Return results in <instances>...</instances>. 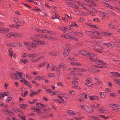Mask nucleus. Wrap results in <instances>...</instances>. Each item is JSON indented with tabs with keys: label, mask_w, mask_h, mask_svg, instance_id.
Returning <instances> with one entry per match:
<instances>
[{
	"label": "nucleus",
	"mask_w": 120,
	"mask_h": 120,
	"mask_svg": "<svg viewBox=\"0 0 120 120\" xmlns=\"http://www.w3.org/2000/svg\"><path fill=\"white\" fill-rule=\"evenodd\" d=\"M94 47L100 50H102L103 49V48L101 47L98 46L97 45H95Z\"/></svg>",
	"instance_id": "30"
},
{
	"label": "nucleus",
	"mask_w": 120,
	"mask_h": 120,
	"mask_svg": "<svg viewBox=\"0 0 120 120\" xmlns=\"http://www.w3.org/2000/svg\"><path fill=\"white\" fill-rule=\"evenodd\" d=\"M69 92L72 95H74L75 94V92L74 91H70Z\"/></svg>",
	"instance_id": "63"
},
{
	"label": "nucleus",
	"mask_w": 120,
	"mask_h": 120,
	"mask_svg": "<svg viewBox=\"0 0 120 120\" xmlns=\"http://www.w3.org/2000/svg\"><path fill=\"white\" fill-rule=\"evenodd\" d=\"M90 117H92L93 118V120H100L98 119V117H97L94 116H91Z\"/></svg>",
	"instance_id": "54"
},
{
	"label": "nucleus",
	"mask_w": 120,
	"mask_h": 120,
	"mask_svg": "<svg viewBox=\"0 0 120 120\" xmlns=\"http://www.w3.org/2000/svg\"><path fill=\"white\" fill-rule=\"evenodd\" d=\"M39 94H38L37 92H36L35 91H34L33 92H32L31 93V94H30V95L31 96V97H32L34 95L36 94L38 95Z\"/></svg>",
	"instance_id": "27"
},
{
	"label": "nucleus",
	"mask_w": 120,
	"mask_h": 120,
	"mask_svg": "<svg viewBox=\"0 0 120 120\" xmlns=\"http://www.w3.org/2000/svg\"><path fill=\"white\" fill-rule=\"evenodd\" d=\"M75 34L79 37L83 36H84V34L83 33L80 32H76L75 33Z\"/></svg>",
	"instance_id": "17"
},
{
	"label": "nucleus",
	"mask_w": 120,
	"mask_h": 120,
	"mask_svg": "<svg viewBox=\"0 0 120 120\" xmlns=\"http://www.w3.org/2000/svg\"><path fill=\"white\" fill-rule=\"evenodd\" d=\"M108 26L110 28L116 29V28L114 27V26L113 25L109 24V25Z\"/></svg>",
	"instance_id": "56"
},
{
	"label": "nucleus",
	"mask_w": 120,
	"mask_h": 120,
	"mask_svg": "<svg viewBox=\"0 0 120 120\" xmlns=\"http://www.w3.org/2000/svg\"><path fill=\"white\" fill-rule=\"evenodd\" d=\"M21 62L25 64L28 62V61L26 59H22L21 60Z\"/></svg>",
	"instance_id": "22"
},
{
	"label": "nucleus",
	"mask_w": 120,
	"mask_h": 120,
	"mask_svg": "<svg viewBox=\"0 0 120 120\" xmlns=\"http://www.w3.org/2000/svg\"><path fill=\"white\" fill-rule=\"evenodd\" d=\"M26 56H27V55ZM29 57H32L33 58H35L34 56V54H28L27 55Z\"/></svg>",
	"instance_id": "31"
},
{
	"label": "nucleus",
	"mask_w": 120,
	"mask_h": 120,
	"mask_svg": "<svg viewBox=\"0 0 120 120\" xmlns=\"http://www.w3.org/2000/svg\"><path fill=\"white\" fill-rule=\"evenodd\" d=\"M53 101H55L56 102H57L58 103L60 104H62L64 103V102L62 101H60V100L58 99H55L52 100Z\"/></svg>",
	"instance_id": "21"
},
{
	"label": "nucleus",
	"mask_w": 120,
	"mask_h": 120,
	"mask_svg": "<svg viewBox=\"0 0 120 120\" xmlns=\"http://www.w3.org/2000/svg\"><path fill=\"white\" fill-rule=\"evenodd\" d=\"M17 43H12L10 44V47H16L17 46Z\"/></svg>",
	"instance_id": "29"
},
{
	"label": "nucleus",
	"mask_w": 120,
	"mask_h": 120,
	"mask_svg": "<svg viewBox=\"0 0 120 120\" xmlns=\"http://www.w3.org/2000/svg\"><path fill=\"white\" fill-rule=\"evenodd\" d=\"M54 74L53 73H50L49 74V77H53L54 76Z\"/></svg>",
	"instance_id": "62"
},
{
	"label": "nucleus",
	"mask_w": 120,
	"mask_h": 120,
	"mask_svg": "<svg viewBox=\"0 0 120 120\" xmlns=\"http://www.w3.org/2000/svg\"><path fill=\"white\" fill-rule=\"evenodd\" d=\"M99 13L101 14L102 15H103L105 17H109V15L107 13L100 11H99Z\"/></svg>",
	"instance_id": "15"
},
{
	"label": "nucleus",
	"mask_w": 120,
	"mask_h": 120,
	"mask_svg": "<svg viewBox=\"0 0 120 120\" xmlns=\"http://www.w3.org/2000/svg\"><path fill=\"white\" fill-rule=\"evenodd\" d=\"M98 111L100 113H106V111L103 110H98Z\"/></svg>",
	"instance_id": "48"
},
{
	"label": "nucleus",
	"mask_w": 120,
	"mask_h": 120,
	"mask_svg": "<svg viewBox=\"0 0 120 120\" xmlns=\"http://www.w3.org/2000/svg\"><path fill=\"white\" fill-rule=\"evenodd\" d=\"M4 96V95L1 92L0 93V99H2Z\"/></svg>",
	"instance_id": "51"
},
{
	"label": "nucleus",
	"mask_w": 120,
	"mask_h": 120,
	"mask_svg": "<svg viewBox=\"0 0 120 120\" xmlns=\"http://www.w3.org/2000/svg\"><path fill=\"white\" fill-rule=\"evenodd\" d=\"M68 5L73 8H76V5L75 4L71 2L68 3Z\"/></svg>",
	"instance_id": "13"
},
{
	"label": "nucleus",
	"mask_w": 120,
	"mask_h": 120,
	"mask_svg": "<svg viewBox=\"0 0 120 120\" xmlns=\"http://www.w3.org/2000/svg\"><path fill=\"white\" fill-rule=\"evenodd\" d=\"M114 81H116V82L119 84L120 85V81H119V80H118L116 79H115L114 80Z\"/></svg>",
	"instance_id": "64"
},
{
	"label": "nucleus",
	"mask_w": 120,
	"mask_h": 120,
	"mask_svg": "<svg viewBox=\"0 0 120 120\" xmlns=\"http://www.w3.org/2000/svg\"><path fill=\"white\" fill-rule=\"evenodd\" d=\"M8 52L9 53L10 56L11 57H12V54L13 52V51L11 49H8Z\"/></svg>",
	"instance_id": "24"
},
{
	"label": "nucleus",
	"mask_w": 120,
	"mask_h": 120,
	"mask_svg": "<svg viewBox=\"0 0 120 120\" xmlns=\"http://www.w3.org/2000/svg\"><path fill=\"white\" fill-rule=\"evenodd\" d=\"M30 47L35 48L37 47V44L34 42H31Z\"/></svg>",
	"instance_id": "11"
},
{
	"label": "nucleus",
	"mask_w": 120,
	"mask_h": 120,
	"mask_svg": "<svg viewBox=\"0 0 120 120\" xmlns=\"http://www.w3.org/2000/svg\"><path fill=\"white\" fill-rule=\"evenodd\" d=\"M13 33L12 32L9 33L6 35V36L8 38H11L12 36H13Z\"/></svg>",
	"instance_id": "25"
},
{
	"label": "nucleus",
	"mask_w": 120,
	"mask_h": 120,
	"mask_svg": "<svg viewBox=\"0 0 120 120\" xmlns=\"http://www.w3.org/2000/svg\"><path fill=\"white\" fill-rule=\"evenodd\" d=\"M60 92L58 91H56L54 93H53V94H52V95H58L60 94H59Z\"/></svg>",
	"instance_id": "53"
},
{
	"label": "nucleus",
	"mask_w": 120,
	"mask_h": 120,
	"mask_svg": "<svg viewBox=\"0 0 120 120\" xmlns=\"http://www.w3.org/2000/svg\"><path fill=\"white\" fill-rule=\"evenodd\" d=\"M23 83H24L25 85L27 86H28L29 85V84L28 82L25 79H24V82Z\"/></svg>",
	"instance_id": "52"
},
{
	"label": "nucleus",
	"mask_w": 120,
	"mask_h": 120,
	"mask_svg": "<svg viewBox=\"0 0 120 120\" xmlns=\"http://www.w3.org/2000/svg\"><path fill=\"white\" fill-rule=\"evenodd\" d=\"M100 97L102 98H104L105 96L106 93L105 92H99Z\"/></svg>",
	"instance_id": "10"
},
{
	"label": "nucleus",
	"mask_w": 120,
	"mask_h": 120,
	"mask_svg": "<svg viewBox=\"0 0 120 120\" xmlns=\"http://www.w3.org/2000/svg\"><path fill=\"white\" fill-rule=\"evenodd\" d=\"M71 36L67 34H66L64 35L65 38H69V39H70L71 38Z\"/></svg>",
	"instance_id": "46"
},
{
	"label": "nucleus",
	"mask_w": 120,
	"mask_h": 120,
	"mask_svg": "<svg viewBox=\"0 0 120 120\" xmlns=\"http://www.w3.org/2000/svg\"><path fill=\"white\" fill-rule=\"evenodd\" d=\"M44 56H42L37 58L34 60V62L35 63L38 61L39 60H41V59L44 58Z\"/></svg>",
	"instance_id": "9"
},
{
	"label": "nucleus",
	"mask_w": 120,
	"mask_h": 120,
	"mask_svg": "<svg viewBox=\"0 0 120 120\" xmlns=\"http://www.w3.org/2000/svg\"><path fill=\"white\" fill-rule=\"evenodd\" d=\"M76 26L77 27H78V26L76 24V23L75 22H74L71 24V25L70 26L71 27V26Z\"/></svg>",
	"instance_id": "39"
},
{
	"label": "nucleus",
	"mask_w": 120,
	"mask_h": 120,
	"mask_svg": "<svg viewBox=\"0 0 120 120\" xmlns=\"http://www.w3.org/2000/svg\"><path fill=\"white\" fill-rule=\"evenodd\" d=\"M17 75L16 73H11L10 74V76L12 79H19V78H18Z\"/></svg>",
	"instance_id": "3"
},
{
	"label": "nucleus",
	"mask_w": 120,
	"mask_h": 120,
	"mask_svg": "<svg viewBox=\"0 0 120 120\" xmlns=\"http://www.w3.org/2000/svg\"><path fill=\"white\" fill-rule=\"evenodd\" d=\"M85 111L91 113L93 112V109L91 108H90L86 105L81 106Z\"/></svg>",
	"instance_id": "1"
},
{
	"label": "nucleus",
	"mask_w": 120,
	"mask_h": 120,
	"mask_svg": "<svg viewBox=\"0 0 120 120\" xmlns=\"http://www.w3.org/2000/svg\"><path fill=\"white\" fill-rule=\"evenodd\" d=\"M64 30H69L70 29V28H69L68 27L66 26L64 27Z\"/></svg>",
	"instance_id": "47"
},
{
	"label": "nucleus",
	"mask_w": 120,
	"mask_h": 120,
	"mask_svg": "<svg viewBox=\"0 0 120 120\" xmlns=\"http://www.w3.org/2000/svg\"><path fill=\"white\" fill-rule=\"evenodd\" d=\"M101 34L104 36H109L110 35H112V34L110 33H109L105 32H101Z\"/></svg>",
	"instance_id": "7"
},
{
	"label": "nucleus",
	"mask_w": 120,
	"mask_h": 120,
	"mask_svg": "<svg viewBox=\"0 0 120 120\" xmlns=\"http://www.w3.org/2000/svg\"><path fill=\"white\" fill-rule=\"evenodd\" d=\"M70 52L69 49L68 48V47H67L65 49L63 52L64 56L66 57L68 56L69 55Z\"/></svg>",
	"instance_id": "2"
},
{
	"label": "nucleus",
	"mask_w": 120,
	"mask_h": 120,
	"mask_svg": "<svg viewBox=\"0 0 120 120\" xmlns=\"http://www.w3.org/2000/svg\"><path fill=\"white\" fill-rule=\"evenodd\" d=\"M46 64V62L41 63L39 65V67L40 68L44 66Z\"/></svg>",
	"instance_id": "26"
},
{
	"label": "nucleus",
	"mask_w": 120,
	"mask_h": 120,
	"mask_svg": "<svg viewBox=\"0 0 120 120\" xmlns=\"http://www.w3.org/2000/svg\"><path fill=\"white\" fill-rule=\"evenodd\" d=\"M37 99L35 98L34 99L33 101H32V102H30V101H29L28 102V103L29 104H30V103H32V104H34L37 101Z\"/></svg>",
	"instance_id": "43"
},
{
	"label": "nucleus",
	"mask_w": 120,
	"mask_h": 120,
	"mask_svg": "<svg viewBox=\"0 0 120 120\" xmlns=\"http://www.w3.org/2000/svg\"><path fill=\"white\" fill-rule=\"evenodd\" d=\"M70 39L72 40H75V41H78V39L76 38L75 36H73L72 37H71Z\"/></svg>",
	"instance_id": "38"
},
{
	"label": "nucleus",
	"mask_w": 120,
	"mask_h": 120,
	"mask_svg": "<svg viewBox=\"0 0 120 120\" xmlns=\"http://www.w3.org/2000/svg\"><path fill=\"white\" fill-rule=\"evenodd\" d=\"M110 95L111 96L114 97L116 96V94L115 93H111L110 94Z\"/></svg>",
	"instance_id": "37"
},
{
	"label": "nucleus",
	"mask_w": 120,
	"mask_h": 120,
	"mask_svg": "<svg viewBox=\"0 0 120 120\" xmlns=\"http://www.w3.org/2000/svg\"><path fill=\"white\" fill-rule=\"evenodd\" d=\"M33 42H36V44L39 45H42V42L38 40H34L33 41Z\"/></svg>",
	"instance_id": "18"
},
{
	"label": "nucleus",
	"mask_w": 120,
	"mask_h": 120,
	"mask_svg": "<svg viewBox=\"0 0 120 120\" xmlns=\"http://www.w3.org/2000/svg\"><path fill=\"white\" fill-rule=\"evenodd\" d=\"M98 116H99L100 117H101L105 119H106L108 118H109V116H108L107 117H106L105 116L103 115H99Z\"/></svg>",
	"instance_id": "32"
},
{
	"label": "nucleus",
	"mask_w": 120,
	"mask_h": 120,
	"mask_svg": "<svg viewBox=\"0 0 120 120\" xmlns=\"http://www.w3.org/2000/svg\"><path fill=\"white\" fill-rule=\"evenodd\" d=\"M48 33L51 35H55L56 34V33L55 32L53 31H48Z\"/></svg>",
	"instance_id": "42"
},
{
	"label": "nucleus",
	"mask_w": 120,
	"mask_h": 120,
	"mask_svg": "<svg viewBox=\"0 0 120 120\" xmlns=\"http://www.w3.org/2000/svg\"><path fill=\"white\" fill-rule=\"evenodd\" d=\"M58 97L59 99L64 101H66L67 100V99L65 97H62L61 96H58Z\"/></svg>",
	"instance_id": "12"
},
{
	"label": "nucleus",
	"mask_w": 120,
	"mask_h": 120,
	"mask_svg": "<svg viewBox=\"0 0 120 120\" xmlns=\"http://www.w3.org/2000/svg\"><path fill=\"white\" fill-rule=\"evenodd\" d=\"M71 73L72 74H78V72L77 71H71Z\"/></svg>",
	"instance_id": "50"
},
{
	"label": "nucleus",
	"mask_w": 120,
	"mask_h": 120,
	"mask_svg": "<svg viewBox=\"0 0 120 120\" xmlns=\"http://www.w3.org/2000/svg\"><path fill=\"white\" fill-rule=\"evenodd\" d=\"M94 67H96L97 68H106L107 67L105 66H97L96 65H95L94 66H93Z\"/></svg>",
	"instance_id": "20"
},
{
	"label": "nucleus",
	"mask_w": 120,
	"mask_h": 120,
	"mask_svg": "<svg viewBox=\"0 0 120 120\" xmlns=\"http://www.w3.org/2000/svg\"><path fill=\"white\" fill-rule=\"evenodd\" d=\"M4 95L7 96H9L10 95L9 93L8 92H4L3 93Z\"/></svg>",
	"instance_id": "45"
},
{
	"label": "nucleus",
	"mask_w": 120,
	"mask_h": 120,
	"mask_svg": "<svg viewBox=\"0 0 120 120\" xmlns=\"http://www.w3.org/2000/svg\"><path fill=\"white\" fill-rule=\"evenodd\" d=\"M85 85L89 86H91L93 85V83L92 82L85 83Z\"/></svg>",
	"instance_id": "41"
},
{
	"label": "nucleus",
	"mask_w": 120,
	"mask_h": 120,
	"mask_svg": "<svg viewBox=\"0 0 120 120\" xmlns=\"http://www.w3.org/2000/svg\"><path fill=\"white\" fill-rule=\"evenodd\" d=\"M21 26V25H19L17 23L15 24V28L16 29H19Z\"/></svg>",
	"instance_id": "36"
},
{
	"label": "nucleus",
	"mask_w": 120,
	"mask_h": 120,
	"mask_svg": "<svg viewBox=\"0 0 120 120\" xmlns=\"http://www.w3.org/2000/svg\"><path fill=\"white\" fill-rule=\"evenodd\" d=\"M89 99L91 100H98V97L96 96H91L89 97Z\"/></svg>",
	"instance_id": "4"
},
{
	"label": "nucleus",
	"mask_w": 120,
	"mask_h": 120,
	"mask_svg": "<svg viewBox=\"0 0 120 120\" xmlns=\"http://www.w3.org/2000/svg\"><path fill=\"white\" fill-rule=\"evenodd\" d=\"M89 8L90 9V10L91 11H92L93 12H97V11L94 8Z\"/></svg>",
	"instance_id": "49"
},
{
	"label": "nucleus",
	"mask_w": 120,
	"mask_h": 120,
	"mask_svg": "<svg viewBox=\"0 0 120 120\" xmlns=\"http://www.w3.org/2000/svg\"><path fill=\"white\" fill-rule=\"evenodd\" d=\"M20 109H19L18 108H17L16 109H15L14 110H13L14 112H20Z\"/></svg>",
	"instance_id": "57"
},
{
	"label": "nucleus",
	"mask_w": 120,
	"mask_h": 120,
	"mask_svg": "<svg viewBox=\"0 0 120 120\" xmlns=\"http://www.w3.org/2000/svg\"><path fill=\"white\" fill-rule=\"evenodd\" d=\"M95 62L98 64L99 65H101L102 64V63H103V62L102 61L99 60H96Z\"/></svg>",
	"instance_id": "23"
},
{
	"label": "nucleus",
	"mask_w": 120,
	"mask_h": 120,
	"mask_svg": "<svg viewBox=\"0 0 120 120\" xmlns=\"http://www.w3.org/2000/svg\"><path fill=\"white\" fill-rule=\"evenodd\" d=\"M112 42L107 43H104L103 44L104 46L109 47H111L112 46Z\"/></svg>",
	"instance_id": "14"
},
{
	"label": "nucleus",
	"mask_w": 120,
	"mask_h": 120,
	"mask_svg": "<svg viewBox=\"0 0 120 120\" xmlns=\"http://www.w3.org/2000/svg\"><path fill=\"white\" fill-rule=\"evenodd\" d=\"M40 31L41 32H42L43 33H47L48 32V31L47 30H40Z\"/></svg>",
	"instance_id": "44"
},
{
	"label": "nucleus",
	"mask_w": 120,
	"mask_h": 120,
	"mask_svg": "<svg viewBox=\"0 0 120 120\" xmlns=\"http://www.w3.org/2000/svg\"><path fill=\"white\" fill-rule=\"evenodd\" d=\"M110 107L113 108H116V107H117V106L116 105L114 104H110Z\"/></svg>",
	"instance_id": "40"
},
{
	"label": "nucleus",
	"mask_w": 120,
	"mask_h": 120,
	"mask_svg": "<svg viewBox=\"0 0 120 120\" xmlns=\"http://www.w3.org/2000/svg\"><path fill=\"white\" fill-rule=\"evenodd\" d=\"M2 32L4 34L8 33L9 30L8 28H2Z\"/></svg>",
	"instance_id": "8"
},
{
	"label": "nucleus",
	"mask_w": 120,
	"mask_h": 120,
	"mask_svg": "<svg viewBox=\"0 0 120 120\" xmlns=\"http://www.w3.org/2000/svg\"><path fill=\"white\" fill-rule=\"evenodd\" d=\"M19 106L22 109H25L26 107L28 106V105L27 104H22V105H20Z\"/></svg>",
	"instance_id": "16"
},
{
	"label": "nucleus",
	"mask_w": 120,
	"mask_h": 120,
	"mask_svg": "<svg viewBox=\"0 0 120 120\" xmlns=\"http://www.w3.org/2000/svg\"><path fill=\"white\" fill-rule=\"evenodd\" d=\"M80 11L78 10H76L75 11V12L76 14L79 15H80Z\"/></svg>",
	"instance_id": "58"
},
{
	"label": "nucleus",
	"mask_w": 120,
	"mask_h": 120,
	"mask_svg": "<svg viewBox=\"0 0 120 120\" xmlns=\"http://www.w3.org/2000/svg\"><path fill=\"white\" fill-rule=\"evenodd\" d=\"M19 118L22 119V120H25V116H20V115L19 114Z\"/></svg>",
	"instance_id": "35"
},
{
	"label": "nucleus",
	"mask_w": 120,
	"mask_h": 120,
	"mask_svg": "<svg viewBox=\"0 0 120 120\" xmlns=\"http://www.w3.org/2000/svg\"><path fill=\"white\" fill-rule=\"evenodd\" d=\"M16 72L17 75H18L19 77L21 78V79H23L21 77L23 76H25V74L22 73L18 72L17 71H16Z\"/></svg>",
	"instance_id": "5"
},
{
	"label": "nucleus",
	"mask_w": 120,
	"mask_h": 120,
	"mask_svg": "<svg viewBox=\"0 0 120 120\" xmlns=\"http://www.w3.org/2000/svg\"><path fill=\"white\" fill-rule=\"evenodd\" d=\"M96 55L94 54H93L92 53H90L89 52H88V57L89 56H90L91 57H95Z\"/></svg>",
	"instance_id": "34"
},
{
	"label": "nucleus",
	"mask_w": 120,
	"mask_h": 120,
	"mask_svg": "<svg viewBox=\"0 0 120 120\" xmlns=\"http://www.w3.org/2000/svg\"><path fill=\"white\" fill-rule=\"evenodd\" d=\"M68 113L69 114L71 115H75L74 112L72 110H69L68 111Z\"/></svg>",
	"instance_id": "33"
},
{
	"label": "nucleus",
	"mask_w": 120,
	"mask_h": 120,
	"mask_svg": "<svg viewBox=\"0 0 120 120\" xmlns=\"http://www.w3.org/2000/svg\"><path fill=\"white\" fill-rule=\"evenodd\" d=\"M68 60H71L72 61V60H75V61H77V60H75V59L74 58H71V57H69V58L68 59Z\"/></svg>",
	"instance_id": "61"
},
{
	"label": "nucleus",
	"mask_w": 120,
	"mask_h": 120,
	"mask_svg": "<svg viewBox=\"0 0 120 120\" xmlns=\"http://www.w3.org/2000/svg\"><path fill=\"white\" fill-rule=\"evenodd\" d=\"M47 38L49 40H54V38L53 37L51 36H48V37Z\"/></svg>",
	"instance_id": "60"
},
{
	"label": "nucleus",
	"mask_w": 120,
	"mask_h": 120,
	"mask_svg": "<svg viewBox=\"0 0 120 120\" xmlns=\"http://www.w3.org/2000/svg\"><path fill=\"white\" fill-rule=\"evenodd\" d=\"M22 4L26 7H27L29 8H31V7L28 4H25L23 3H22Z\"/></svg>",
	"instance_id": "59"
},
{
	"label": "nucleus",
	"mask_w": 120,
	"mask_h": 120,
	"mask_svg": "<svg viewBox=\"0 0 120 120\" xmlns=\"http://www.w3.org/2000/svg\"><path fill=\"white\" fill-rule=\"evenodd\" d=\"M89 60L92 61H94L95 62L96 60L95 59V58L93 57H90L89 58Z\"/></svg>",
	"instance_id": "55"
},
{
	"label": "nucleus",
	"mask_w": 120,
	"mask_h": 120,
	"mask_svg": "<svg viewBox=\"0 0 120 120\" xmlns=\"http://www.w3.org/2000/svg\"><path fill=\"white\" fill-rule=\"evenodd\" d=\"M13 36L14 38H17L19 37H21L22 36V34L18 33H13Z\"/></svg>",
	"instance_id": "6"
},
{
	"label": "nucleus",
	"mask_w": 120,
	"mask_h": 120,
	"mask_svg": "<svg viewBox=\"0 0 120 120\" xmlns=\"http://www.w3.org/2000/svg\"><path fill=\"white\" fill-rule=\"evenodd\" d=\"M81 52L83 55L85 56H88V53L87 51H81Z\"/></svg>",
	"instance_id": "19"
},
{
	"label": "nucleus",
	"mask_w": 120,
	"mask_h": 120,
	"mask_svg": "<svg viewBox=\"0 0 120 120\" xmlns=\"http://www.w3.org/2000/svg\"><path fill=\"white\" fill-rule=\"evenodd\" d=\"M30 42H24V45L26 46L30 47Z\"/></svg>",
	"instance_id": "28"
}]
</instances>
